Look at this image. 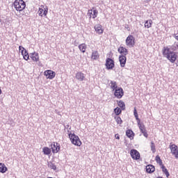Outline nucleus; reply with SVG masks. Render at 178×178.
I'll use <instances>...</instances> for the list:
<instances>
[{"label":"nucleus","mask_w":178,"mask_h":178,"mask_svg":"<svg viewBox=\"0 0 178 178\" xmlns=\"http://www.w3.org/2000/svg\"><path fill=\"white\" fill-rule=\"evenodd\" d=\"M139 129L141 133L143 134L144 137L148 138V134L147 133V129H145V125L143 124H138Z\"/></svg>","instance_id":"nucleus-14"},{"label":"nucleus","mask_w":178,"mask_h":178,"mask_svg":"<svg viewBox=\"0 0 178 178\" xmlns=\"http://www.w3.org/2000/svg\"><path fill=\"white\" fill-rule=\"evenodd\" d=\"M170 149L171 151V154L174 155L176 159H178V147L175 144H170Z\"/></svg>","instance_id":"nucleus-10"},{"label":"nucleus","mask_w":178,"mask_h":178,"mask_svg":"<svg viewBox=\"0 0 178 178\" xmlns=\"http://www.w3.org/2000/svg\"><path fill=\"white\" fill-rule=\"evenodd\" d=\"M13 6L15 10L22 13L26 9V2L23 0H15L13 3Z\"/></svg>","instance_id":"nucleus-2"},{"label":"nucleus","mask_w":178,"mask_h":178,"mask_svg":"<svg viewBox=\"0 0 178 178\" xmlns=\"http://www.w3.org/2000/svg\"><path fill=\"white\" fill-rule=\"evenodd\" d=\"M91 59L92 60H98L99 59V53H98V51H92Z\"/></svg>","instance_id":"nucleus-20"},{"label":"nucleus","mask_w":178,"mask_h":178,"mask_svg":"<svg viewBox=\"0 0 178 178\" xmlns=\"http://www.w3.org/2000/svg\"><path fill=\"white\" fill-rule=\"evenodd\" d=\"M38 14L41 17H44L48 15V7L47 6H40L38 11Z\"/></svg>","instance_id":"nucleus-4"},{"label":"nucleus","mask_w":178,"mask_h":178,"mask_svg":"<svg viewBox=\"0 0 178 178\" xmlns=\"http://www.w3.org/2000/svg\"><path fill=\"white\" fill-rule=\"evenodd\" d=\"M88 16H89V19H96L98 16V11L97 8L92 7V9L88 10Z\"/></svg>","instance_id":"nucleus-7"},{"label":"nucleus","mask_w":178,"mask_h":178,"mask_svg":"<svg viewBox=\"0 0 178 178\" xmlns=\"http://www.w3.org/2000/svg\"><path fill=\"white\" fill-rule=\"evenodd\" d=\"M134 115L136 120H138V113H137V109L136 108V107L134 108Z\"/></svg>","instance_id":"nucleus-35"},{"label":"nucleus","mask_w":178,"mask_h":178,"mask_svg":"<svg viewBox=\"0 0 178 178\" xmlns=\"http://www.w3.org/2000/svg\"><path fill=\"white\" fill-rule=\"evenodd\" d=\"M105 66L108 70H112L115 67V61L112 58H106Z\"/></svg>","instance_id":"nucleus-6"},{"label":"nucleus","mask_w":178,"mask_h":178,"mask_svg":"<svg viewBox=\"0 0 178 178\" xmlns=\"http://www.w3.org/2000/svg\"><path fill=\"white\" fill-rule=\"evenodd\" d=\"M162 53L164 58H166L171 63H175L177 60V54L170 51L168 47H164Z\"/></svg>","instance_id":"nucleus-1"},{"label":"nucleus","mask_w":178,"mask_h":178,"mask_svg":"<svg viewBox=\"0 0 178 178\" xmlns=\"http://www.w3.org/2000/svg\"><path fill=\"white\" fill-rule=\"evenodd\" d=\"M44 75L45 76L46 79L52 80V79H55V76H56V73H55V72L51 70H47L44 72Z\"/></svg>","instance_id":"nucleus-9"},{"label":"nucleus","mask_w":178,"mask_h":178,"mask_svg":"<svg viewBox=\"0 0 178 178\" xmlns=\"http://www.w3.org/2000/svg\"><path fill=\"white\" fill-rule=\"evenodd\" d=\"M76 79L79 81H83V80H86V76L83 72H79L76 74Z\"/></svg>","instance_id":"nucleus-18"},{"label":"nucleus","mask_w":178,"mask_h":178,"mask_svg":"<svg viewBox=\"0 0 178 178\" xmlns=\"http://www.w3.org/2000/svg\"><path fill=\"white\" fill-rule=\"evenodd\" d=\"M115 138L117 139V140H120V137L119 136V134H115Z\"/></svg>","instance_id":"nucleus-36"},{"label":"nucleus","mask_w":178,"mask_h":178,"mask_svg":"<svg viewBox=\"0 0 178 178\" xmlns=\"http://www.w3.org/2000/svg\"><path fill=\"white\" fill-rule=\"evenodd\" d=\"M47 166L48 168H49V169H52L53 170H56V165H55V163L51 161L48 163Z\"/></svg>","instance_id":"nucleus-32"},{"label":"nucleus","mask_w":178,"mask_h":178,"mask_svg":"<svg viewBox=\"0 0 178 178\" xmlns=\"http://www.w3.org/2000/svg\"><path fill=\"white\" fill-rule=\"evenodd\" d=\"M114 113L115 114V116H119L122 113V109L120 108L117 107L114 109Z\"/></svg>","instance_id":"nucleus-33"},{"label":"nucleus","mask_w":178,"mask_h":178,"mask_svg":"<svg viewBox=\"0 0 178 178\" xmlns=\"http://www.w3.org/2000/svg\"><path fill=\"white\" fill-rule=\"evenodd\" d=\"M145 27H147V29L152 27V19L147 20L145 22Z\"/></svg>","instance_id":"nucleus-29"},{"label":"nucleus","mask_w":178,"mask_h":178,"mask_svg":"<svg viewBox=\"0 0 178 178\" xmlns=\"http://www.w3.org/2000/svg\"><path fill=\"white\" fill-rule=\"evenodd\" d=\"M126 136L128 138L133 140L134 138V132L131 129H127L126 131Z\"/></svg>","instance_id":"nucleus-22"},{"label":"nucleus","mask_w":178,"mask_h":178,"mask_svg":"<svg viewBox=\"0 0 178 178\" xmlns=\"http://www.w3.org/2000/svg\"><path fill=\"white\" fill-rule=\"evenodd\" d=\"M155 161L157 163H159L161 168L163 166V163L162 162V159H161V157L159 156V155L156 156Z\"/></svg>","instance_id":"nucleus-26"},{"label":"nucleus","mask_w":178,"mask_h":178,"mask_svg":"<svg viewBox=\"0 0 178 178\" xmlns=\"http://www.w3.org/2000/svg\"><path fill=\"white\" fill-rule=\"evenodd\" d=\"M68 136L72 144L76 147H81V144H83V143H81V140H80V138H79L77 135L74 134V133L70 132Z\"/></svg>","instance_id":"nucleus-3"},{"label":"nucleus","mask_w":178,"mask_h":178,"mask_svg":"<svg viewBox=\"0 0 178 178\" xmlns=\"http://www.w3.org/2000/svg\"><path fill=\"white\" fill-rule=\"evenodd\" d=\"M125 42L127 47H133L136 45V38H134V36L129 35L127 38Z\"/></svg>","instance_id":"nucleus-5"},{"label":"nucleus","mask_w":178,"mask_h":178,"mask_svg":"<svg viewBox=\"0 0 178 178\" xmlns=\"http://www.w3.org/2000/svg\"><path fill=\"white\" fill-rule=\"evenodd\" d=\"M1 94H2V89H1V86H0V95Z\"/></svg>","instance_id":"nucleus-38"},{"label":"nucleus","mask_w":178,"mask_h":178,"mask_svg":"<svg viewBox=\"0 0 178 178\" xmlns=\"http://www.w3.org/2000/svg\"><path fill=\"white\" fill-rule=\"evenodd\" d=\"M119 60L120 63L121 67H124L126 66V60H127L126 56H123V55L120 56Z\"/></svg>","instance_id":"nucleus-17"},{"label":"nucleus","mask_w":178,"mask_h":178,"mask_svg":"<svg viewBox=\"0 0 178 178\" xmlns=\"http://www.w3.org/2000/svg\"><path fill=\"white\" fill-rule=\"evenodd\" d=\"M51 147L53 154H58V152H59L60 150V146L59 145V143L56 142H53L51 145Z\"/></svg>","instance_id":"nucleus-13"},{"label":"nucleus","mask_w":178,"mask_h":178,"mask_svg":"<svg viewBox=\"0 0 178 178\" xmlns=\"http://www.w3.org/2000/svg\"><path fill=\"white\" fill-rule=\"evenodd\" d=\"M118 52L120 54H121V55H123L124 56H126V55H127V54H129V51H127V49H126V47H124L123 46H120L118 48Z\"/></svg>","instance_id":"nucleus-19"},{"label":"nucleus","mask_w":178,"mask_h":178,"mask_svg":"<svg viewBox=\"0 0 178 178\" xmlns=\"http://www.w3.org/2000/svg\"><path fill=\"white\" fill-rule=\"evenodd\" d=\"M151 150L153 153H155V152L156 151V149L155 148V143H154V142L151 143Z\"/></svg>","instance_id":"nucleus-34"},{"label":"nucleus","mask_w":178,"mask_h":178,"mask_svg":"<svg viewBox=\"0 0 178 178\" xmlns=\"http://www.w3.org/2000/svg\"><path fill=\"white\" fill-rule=\"evenodd\" d=\"M19 52H21L24 60H29V59H30V55H29V52L26 50L24 47H23L22 46H19Z\"/></svg>","instance_id":"nucleus-8"},{"label":"nucleus","mask_w":178,"mask_h":178,"mask_svg":"<svg viewBox=\"0 0 178 178\" xmlns=\"http://www.w3.org/2000/svg\"><path fill=\"white\" fill-rule=\"evenodd\" d=\"M114 119L117 124H119L120 126H121V124L123 123V120H122V118L119 117V115H115Z\"/></svg>","instance_id":"nucleus-25"},{"label":"nucleus","mask_w":178,"mask_h":178,"mask_svg":"<svg viewBox=\"0 0 178 178\" xmlns=\"http://www.w3.org/2000/svg\"><path fill=\"white\" fill-rule=\"evenodd\" d=\"M43 153L44 155H49L51 154V149L48 147H43Z\"/></svg>","instance_id":"nucleus-31"},{"label":"nucleus","mask_w":178,"mask_h":178,"mask_svg":"<svg viewBox=\"0 0 178 178\" xmlns=\"http://www.w3.org/2000/svg\"><path fill=\"white\" fill-rule=\"evenodd\" d=\"M148 2H151V0H147Z\"/></svg>","instance_id":"nucleus-39"},{"label":"nucleus","mask_w":178,"mask_h":178,"mask_svg":"<svg viewBox=\"0 0 178 178\" xmlns=\"http://www.w3.org/2000/svg\"><path fill=\"white\" fill-rule=\"evenodd\" d=\"M8 172V168L5 163H0V173H6Z\"/></svg>","instance_id":"nucleus-24"},{"label":"nucleus","mask_w":178,"mask_h":178,"mask_svg":"<svg viewBox=\"0 0 178 178\" xmlns=\"http://www.w3.org/2000/svg\"><path fill=\"white\" fill-rule=\"evenodd\" d=\"M130 155L132 159H134V161H138V159H140V152H138L137 149H131L130 152Z\"/></svg>","instance_id":"nucleus-12"},{"label":"nucleus","mask_w":178,"mask_h":178,"mask_svg":"<svg viewBox=\"0 0 178 178\" xmlns=\"http://www.w3.org/2000/svg\"><path fill=\"white\" fill-rule=\"evenodd\" d=\"M163 172L165 175L166 177H169L170 175L169 174V171H168V169L165 167V165H162L161 167Z\"/></svg>","instance_id":"nucleus-30"},{"label":"nucleus","mask_w":178,"mask_h":178,"mask_svg":"<svg viewBox=\"0 0 178 178\" xmlns=\"http://www.w3.org/2000/svg\"><path fill=\"white\" fill-rule=\"evenodd\" d=\"M123 95H124V91H123V88H118L114 90V97H115V98L120 99Z\"/></svg>","instance_id":"nucleus-11"},{"label":"nucleus","mask_w":178,"mask_h":178,"mask_svg":"<svg viewBox=\"0 0 178 178\" xmlns=\"http://www.w3.org/2000/svg\"><path fill=\"white\" fill-rule=\"evenodd\" d=\"M147 173H154L155 172V166L152 165H147L146 166Z\"/></svg>","instance_id":"nucleus-21"},{"label":"nucleus","mask_w":178,"mask_h":178,"mask_svg":"<svg viewBox=\"0 0 178 178\" xmlns=\"http://www.w3.org/2000/svg\"><path fill=\"white\" fill-rule=\"evenodd\" d=\"M24 14L19 13L18 15H17V16H18V17H22V16H23Z\"/></svg>","instance_id":"nucleus-37"},{"label":"nucleus","mask_w":178,"mask_h":178,"mask_svg":"<svg viewBox=\"0 0 178 178\" xmlns=\"http://www.w3.org/2000/svg\"><path fill=\"white\" fill-rule=\"evenodd\" d=\"M118 105L122 109V111H124L126 109V104H124V102L120 100L118 102Z\"/></svg>","instance_id":"nucleus-28"},{"label":"nucleus","mask_w":178,"mask_h":178,"mask_svg":"<svg viewBox=\"0 0 178 178\" xmlns=\"http://www.w3.org/2000/svg\"><path fill=\"white\" fill-rule=\"evenodd\" d=\"M110 88L113 91H115V90H118V83L115 81H110Z\"/></svg>","instance_id":"nucleus-23"},{"label":"nucleus","mask_w":178,"mask_h":178,"mask_svg":"<svg viewBox=\"0 0 178 178\" xmlns=\"http://www.w3.org/2000/svg\"><path fill=\"white\" fill-rule=\"evenodd\" d=\"M95 30L97 34H104V29L102 28V25L98 24L95 26Z\"/></svg>","instance_id":"nucleus-15"},{"label":"nucleus","mask_w":178,"mask_h":178,"mask_svg":"<svg viewBox=\"0 0 178 178\" xmlns=\"http://www.w3.org/2000/svg\"><path fill=\"white\" fill-rule=\"evenodd\" d=\"M30 58L33 62H38L40 60V56L37 52L31 53L30 54Z\"/></svg>","instance_id":"nucleus-16"},{"label":"nucleus","mask_w":178,"mask_h":178,"mask_svg":"<svg viewBox=\"0 0 178 178\" xmlns=\"http://www.w3.org/2000/svg\"><path fill=\"white\" fill-rule=\"evenodd\" d=\"M79 48L80 51L84 54V52H86V49H87V45H86L84 43H82L79 45Z\"/></svg>","instance_id":"nucleus-27"}]
</instances>
